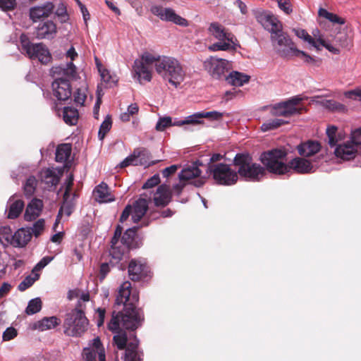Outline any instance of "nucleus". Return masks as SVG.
<instances>
[{"label": "nucleus", "mask_w": 361, "mask_h": 361, "mask_svg": "<svg viewBox=\"0 0 361 361\" xmlns=\"http://www.w3.org/2000/svg\"><path fill=\"white\" fill-rule=\"evenodd\" d=\"M37 184V180L35 178V177L33 176H30L26 180V182L23 187L24 188V193H25V196L30 197L34 194V192L36 190Z\"/></svg>", "instance_id": "obj_44"}, {"label": "nucleus", "mask_w": 361, "mask_h": 361, "mask_svg": "<svg viewBox=\"0 0 361 361\" xmlns=\"http://www.w3.org/2000/svg\"><path fill=\"white\" fill-rule=\"evenodd\" d=\"M144 59L147 63H154L157 73L176 87L183 82L185 73L177 59L166 56H154L147 52Z\"/></svg>", "instance_id": "obj_3"}, {"label": "nucleus", "mask_w": 361, "mask_h": 361, "mask_svg": "<svg viewBox=\"0 0 361 361\" xmlns=\"http://www.w3.org/2000/svg\"><path fill=\"white\" fill-rule=\"evenodd\" d=\"M135 151H139V157H137V166H149L154 164L157 161H151V154L148 149L145 148H136Z\"/></svg>", "instance_id": "obj_36"}, {"label": "nucleus", "mask_w": 361, "mask_h": 361, "mask_svg": "<svg viewBox=\"0 0 361 361\" xmlns=\"http://www.w3.org/2000/svg\"><path fill=\"white\" fill-rule=\"evenodd\" d=\"M54 8L55 6L50 1L40 6L32 7L29 11L30 18L33 22H37L42 18H47L53 13Z\"/></svg>", "instance_id": "obj_15"}, {"label": "nucleus", "mask_w": 361, "mask_h": 361, "mask_svg": "<svg viewBox=\"0 0 361 361\" xmlns=\"http://www.w3.org/2000/svg\"><path fill=\"white\" fill-rule=\"evenodd\" d=\"M85 309L86 305L78 301L75 308L66 314L63 324L66 335L79 337L87 330L89 320L85 314Z\"/></svg>", "instance_id": "obj_5"}, {"label": "nucleus", "mask_w": 361, "mask_h": 361, "mask_svg": "<svg viewBox=\"0 0 361 361\" xmlns=\"http://www.w3.org/2000/svg\"><path fill=\"white\" fill-rule=\"evenodd\" d=\"M114 343L119 350H126L128 346V336L126 332L115 335L113 338Z\"/></svg>", "instance_id": "obj_47"}, {"label": "nucleus", "mask_w": 361, "mask_h": 361, "mask_svg": "<svg viewBox=\"0 0 361 361\" xmlns=\"http://www.w3.org/2000/svg\"><path fill=\"white\" fill-rule=\"evenodd\" d=\"M293 56L302 57L304 59V61L308 64H312V65L319 66V64L321 63V59H314V58L312 57L311 56H310L309 54H307V53H305V51L299 50L298 49L296 50H295V53L293 54Z\"/></svg>", "instance_id": "obj_46"}, {"label": "nucleus", "mask_w": 361, "mask_h": 361, "mask_svg": "<svg viewBox=\"0 0 361 361\" xmlns=\"http://www.w3.org/2000/svg\"><path fill=\"white\" fill-rule=\"evenodd\" d=\"M21 52L30 59H38L42 64H47L51 60V55L43 43H32L25 34L20 37Z\"/></svg>", "instance_id": "obj_8"}, {"label": "nucleus", "mask_w": 361, "mask_h": 361, "mask_svg": "<svg viewBox=\"0 0 361 361\" xmlns=\"http://www.w3.org/2000/svg\"><path fill=\"white\" fill-rule=\"evenodd\" d=\"M288 153L283 148H275L263 152L259 160L265 169L270 173L275 175L287 174V164L284 162Z\"/></svg>", "instance_id": "obj_7"}, {"label": "nucleus", "mask_w": 361, "mask_h": 361, "mask_svg": "<svg viewBox=\"0 0 361 361\" xmlns=\"http://www.w3.org/2000/svg\"><path fill=\"white\" fill-rule=\"evenodd\" d=\"M110 264L108 262L102 263L99 267V277L100 281H103L106 275L110 272Z\"/></svg>", "instance_id": "obj_62"}, {"label": "nucleus", "mask_w": 361, "mask_h": 361, "mask_svg": "<svg viewBox=\"0 0 361 361\" xmlns=\"http://www.w3.org/2000/svg\"><path fill=\"white\" fill-rule=\"evenodd\" d=\"M54 75L61 76L56 78L52 82L53 94L59 101L69 99L72 94L71 86L68 78H75L77 75V69L73 62L67 63L66 66L53 67Z\"/></svg>", "instance_id": "obj_4"}, {"label": "nucleus", "mask_w": 361, "mask_h": 361, "mask_svg": "<svg viewBox=\"0 0 361 361\" xmlns=\"http://www.w3.org/2000/svg\"><path fill=\"white\" fill-rule=\"evenodd\" d=\"M209 33L219 41L232 42L234 35L219 23H212L208 29Z\"/></svg>", "instance_id": "obj_22"}, {"label": "nucleus", "mask_w": 361, "mask_h": 361, "mask_svg": "<svg viewBox=\"0 0 361 361\" xmlns=\"http://www.w3.org/2000/svg\"><path fill=\"white\" fill-rule=\"evenodd\" d=\"M139 228V226H134L127 229L121 237V244L126 245L128 249L135 247V238Z\"/></svg>", "instance_id": "obj_32"}, {"label": "nucleus", "mask_w": 361, "mask_h": 361, "mask_svg": "<svg viewBox=\"0 0 361 361\" xmlns=\"http://www.w3.org/2000/svg\"><path fill=\"white\" fill-rule=\"evenodd\" d=\"M271 114L275 116L288 117L283 104V102L276 104L271 111Z\"/></svg>", "instance_id": "obj_59"}, {"label": "nucleus", "mask_w": 361, "mask_h": 361, "mask_svg": "<svg viewBox=\"0 0 361 361\" xmlns=\"http://www.w3.org/2000/svg\"><path fill=\"white\" fill-rule=\"evenodd\" d=\"M337 128L334 126H330L326 129V135L328 137V143L330 147H334L338 145V139L337 138Z\"/></svg>", "instance_id": "obj_49"}, {"label": "nucleus", "mask_w": 361, "mask_h": 361, "mask_svg": "<svg viewBox=\"0 0 361 361\" xmlns=\"http://www.w3.org/2000/svg\"><path fill=\"white\" fill-rule=\"evenodd\" d=\"M344 95L348 99H357L361 102V87L345 92Z\"/></svg>", "instance_id": "obj_63"}, {"label": "nucleus", "mask_w": 361, "mask_h": 361, "mask_svg": "<svg viewBox=\"0 0 361 361\" xmlns=\"http://www.w3.org/2000/svg\"><path fill=\"white\" fill-rule=\"evenodd\" d=\"M203 67L213 79L225 80L231 65L228 60L210 56L203 62Z\"/></svg>", "instance_id": "obj_10"}, {"label": "nucleus", "mask_w": 361, "mask_h": 361, "mask_svg": "<svg viewBox=\"0 0 361 361\" xmlns=\"http://www.w3.org/2000/svg\"><path fill=\"white\" fill-rule=\"evenodd\" d=\"M57 32V27L52 20L41 23L36 27L35 36L39 39H53Z\"/></svg>", "instance_id": "obj_18"}, {"label": "nucleus", "mask_w": 361, "mask_h": 361, "mask_svg": "<svg viewBox=\"0 0 361 361\" xmlns=\"http://www.w3.org/2000/svg\"><path fill=\"white\" fill-rule=\"evenodd\" d=\"M97 67L99 72L100 73L102 80L106 83V87H111L114 85L116 84L117 79L116 78V76H112L107 69L103 68L102 66L98 63Z\"/></svg>", "instance_id": "obj_38"}, {"label": "nucleus", "mask_w": 361, "mask_h": 361, "mask_svg": "<svg viewBox=\"0 0 361 361\" xmlns=\"http://www.w3.org/2000/svg\"><path fill=\"white\" fill-rule=\"evenodd\" d=\"M24 206V202L21 200H17L13 202L9 207L8 218L14 219L18 217L23 212Z\"/></svg>", "instance_id": "obj_37"}, {"label": "nucleus", "mask_w": 361, "mask_h": 361, "mask_svg": "<svg viewBox=\"0 0 361 361\" xmlns=\"http://www.w3.org/2000/svg\"><path fill=\"white\" fill-rule=\"evenodd\" d=\"M17 4L16 0H0V8L4 11H13Z\"/></svg>", "instance_id": "obj_57"}, {"label": "nucleus", "mask_w": 361, "mask_h": 361, "mask_svg": "<svg viewBox=\"0 0 361 361\" xmlns=\"http://www.w3.org/2000/svg\"><path fill=\"white\" fill-rule=\"evenodd\" d=\"M150 11L152 14L157 16L162 21L172 23L182 27L188 25V20L177 14L171 8L155 5L151 7Z\"/></svg>", "instance_id": "obj_11"}, {"label": "nucleus", "mask_w": 361, "mask_h": 361, "mask_svg": "<svg viewBox=\"0 0 361 361\" xmlns=\"http://www.w3.org/2000/svg\"><path fill=\"white\" fill-rule=\"evenodd\" d=\"M127 250H128V248L123 244H121V242L118 243L111 244V248L109 250V255L111 257V259L114 260V262L111 260L110 264L114 266L115 263L120 262Z\"/></svg>", "instance_id": "obj_31"}, {"label": "nucleus", "mask_w": 361, "mask_h": 361, "mask_svg": "<svg viewBox=\"0 0 361 361\" xmlns=\"http://www.w3.org/2000/svg\"><path fill=\"white\" fill-rule=\"evenodd\" d=\"M147 53H145L140 61H135L134 63V71L135 75L137 76L138 80L140 81L142 79L145 81L149 82L152 80V71L150 67L154 65V63H147L144 59Z\"/></svg>", "instance_id": "obj_16"}, {"label": "nucleus", "mask_w": 361, "mask_h": 361, "mask_svg": "<svg viewBox=\"0 0 361 361\" xmlns=\"http://www.w3.org/2000/svg\"><path fill=\"white\" fill-rule=\"evenodd\" d=\"M41 179L49 187L56 186L59 182L58 176L50 169L41 172Z\"/></svg>", "instance_id": "obj_35"}, {"label": "nucleus", "mask_w": 361, "mask_h": 361, "mask_svg": "<svg viewBox=\"0 0 361 361\" xmlns=\"http://www.w3.org/2000/svg\"><path fill=\"white\" fill-rule=\"evenodd\" d=\"M233 165L237 169L238 176L247 180L259 181L265 176V169L259 164L253 162L249 154L238 153L233 159Z\"/></svg>", "instance_id": "obj_6"}, {"label": "nucleus", "mask_w": 361, "mask_h": 361, "mask_svg": "<svg viewBox=\"0 0 361 361\" xmlns=\"http://www.w3.org/2000/svg\"><path fill=\"white\" fill-rule=\"evenodd\" d=\"M160 183L159 176L158 174H155L151 178H149L142 185V189H149L154 188L157 185Z\"/></svg>", "instance_id": "obj_61"}, {"label": "nucleus", "mask_w": 361, "mask_h": 361, "mask_svg": "<svg viewBox=\"0 0 361 361\" xmlns=\"http://www.w3.org/2000/svg\"><path fill=\"white\" fill-rule=\"evenodd\" d=\"M61 324V319L57 317L52 316L44 317L34 324V329L39 331H46L54 329Z\"/></svg>", "instance_id": "obj_28"}, {"label": "nucleus", "mask_w": 361, "mask_h": 361, "mask_svg": "<svg viewBox=\"0 0 361 361\" xmlns=\"http://www.w3.org/2000/svg\"><path fill=\"white\" fill-rule=\"evenodd\" d=\"M73 97H74V102L75 103L79 104L81 106H83V104L86 100L87 95H86L84 90L78 88L74 92Z\"/></svg>", "instance_id": "obj_60"}, {"label": "nucleus", "mask_w": 361, "mask_h": 361, "mask_svg": "<svg viewBox=\"0 0 361 361\" xmlns=\"http://www.w3.org/2000/svg\"><path fill=\"white\" fill-rule=\"evenodd\" d=\"M43 202L39 199H33L27 206L24 218L25 221H31L37 218L42 210Z\"/></svg>", "instance_id": "obj_23"}, {"label": "nucleus", "mask_w": 361, "mask_h": 361, "mask_svg": "<svg viewBox=\"0 0 361 361\" xmlns=\"http://www.w3.org/2000/svg\"><path fill=\"white\" fill-rule=\"evenodd\" d=\"M4 231L6 234V243L16 247H25L32 238V233L29 229L20 228L13 235L11 234L9 227H4Z\"/></svg>", "instance_id": "obj_13"}, {"label": "nucleus", "mask_w": 361, "mask_h": 361, "mask_svg": "<svg viewBox=\"0 0 361 361\" xmlns=\"http://www.w3.org/2000/svg\"><path fill=\"white\" fill-rule=\"evenodd\" d=\"M130 279L133 281H140L150 278V268L146 262L139 259H132L128 266Z\"/></svg>", "instance_id": "obj_12"}, {"label": "nucleus", "mask_w": 361, "mask_h": 361, "mask_svg": "<svg viewBox=\"0 0 361 361\" xmlns=\"http://www.w3.org/2000/svg\"><path fill=\"white\" fill-rule=\"evenodd\" d=\"M42 309V301L40 298H36L32 299L26 307L25 312L27 314H33L39 312Z\"/></svg>", "instance_id": "obj_48"}, {"label": "nucleus", "mask_w": 361, "mask_h": 361, "mask_svg": "<svg viewBox=\"0 0 361 361\" xmlns=\"http://www.w3.org/2000/svg\"><path fill=\"white\" fill-rule=\"evenodd\" d=\"M207 173L212 177L215 183L220 185H232L238 180V173L226 164H208Z\"/></svg>", "instance_id": "obj_9"}, {"label": "nucleus", "mask_w": 361, "mask_h": 361, "mask_svg": "<svg viewBox=\"0 0 361 361\" xmlns=\"http://www.w3.org/2000/svg\"><path fill=\"white\" fill-rule=\"evenodd\" d=\"M79 114L76 109L66 106L63 110V119L66 124L70 126L76 125L78 121Z\"/></svg>", "instance_id": "obj_34"}, {"label": "nucleus", "mask_w": 361, "mask_h": 361, "mask_svg": "<svg viewBox=\"0 0 361 361\" xmlns=\"http://www.w3.org/2000/svg\"><path fill=\"white\" fill-rule=\"evenodd\" d=\"M322 146L319 142L309 140L297 146L298 154L303 157H310L321 150Z\"/></svg>", "instance_id": "obj_19"}, {"label": "nucleus", "mask_w": 361, "mask_h": 361, "mask_svg": "<svg viewBox=\"0 0 361 361\" xmlns=\"http://www.w3.org/2000/svg\"><path fill=\"white\" fill-rule=\"evenodd\" d=\"M295 35L298 37L300 39H302L304 41L308 42L310 44H311L312 47L317 49V50L319 51L320 47H319L318 44H317V39H314L312 37H311L306 30L303 29H294L293 30Z\"/></svg>", "instance_id": "obj_41"}, {"label": "nucleus", "mask_w": 361, "mask_h": 361, "mask_svg": "<svg viewBox=\"0 0 361 361\" xmlns=\"http://www.w3.org/2000/svg\"><path fill=\"white\" fill-rule=\"evenodd\" d=\"M250 78V77L246 74L238 71H232L227 75L225 81L231 85L240 87L247 83Z\"/></svg>", "instance_id": "obj_29"}, {"label": "nucleus", "mask_w": 361, "mask_h": 361, "mask_svg": "<svg viewBox=\"0 0 361 361\" xmlns=\"http://www.w3.org/2000/svg\"><path fill=\"white\" fill-rule=\"evenodd\" d=\"M356 152V146L352 142L351 143L348 142L338 145L334 152L336 157L345 160L353 159Z\"/></svg>", "instance_id": "obj_25"}, {"label": "nucleus", "mask_w": 361, "mask_h": 361, "mask_svg": "<svg viewBox=\"0 0 361 361\" xmlns=\"http://www.w3.org/2000/svg\"><path fill=\"white\" fill-rule=\"evenodd\" d=\"M148 200L142 196L134 202L132 207V220L134 223H138L145 216L148 209Z\"/></svg>", "instance_id": "obj_24"}, {"label": "nucleus", "mask_w": 361, "mask_h": 361, "mask_svg": "<svg viewBox=\"0 0 361 361\" xmlns=\"http://www.w3.org/2000/svg\"><path fill=\"white\" fill-rule=\"evenodd\" d=\"M171 126H173V123L170 116L161 117L156 124L155 129L157 131H164L166 128Z\"/></svg>", "instance_id": "obj_53"}, {"label": "nucleus", "mask_w": 361, "mask_h": 361, "mask_svg": "<svg viewBox=\"0 0 361 361\" xmlns=\"http://www.w3.org/2000/svg\"><path fill=\"white\" fill-rule=\"evenodd\" d=\"M44 229V220L43 219H40L37 220L34 224L30 230L32 235L33 234L35 237H38L42 234Z\"/></svg>", "instance_id": "obj_56"}, {"label": "nucleus", "mask_w": 361, "mask_h": 361, "mask_svg": "<svg viewBox=\"0 0 361 361\" xmlns=\"http://www.w3.org/2000/svg\"><path fill=\"white\" fill-rule=\"evenodd\" d=\"M287 174L292 171L297 173L304 174L313 171L312 163L305 157H295L287 163Z\"/></svg>", "instance_id": "obj_14"}, {"label": "nucleus", "mask_w": 361, "mask_h": 361, "mask_svg": "<svg viewBox=\"0 0 361 361\" xmlns=\"http://www.w3.org/2000/svg\"><path fill=\"white\" fill-rule=\"evenodd\" d=\"M96 201L99 202H110L114 201L115 198L109 192V186L104 183L97 185L93 191Z\"/></svg>", "instance_id": "obj_27"}, {"label": "nucleus", "mask_w": 361, "mask_h": 361, "mask_svg": "<svg viewBox=\"0 0 361 361\" xmlns=\"http://www.w3.org/2000/svg\"><path fill=\"white\" fill-rule=\"evenodd\" d=\"M103 353L104 355V350L96 351L94 350L85 349V361H100L99 354Z\"/></svg>", "instance_id": "obj_54"}, {"label": "nucleus", "mask_w": 361, "mask_h": 361, "mask_svg": "<svg viewBox=\"0 0 361 361\" xmlns=\"http://www.w3.org/2000/svg\"><path fill=\"white\" fill-rule=\"evenodd\" d=\"M288 123V121H284L283 119L281 118H274L269 120L264 123L262 126L261 129L263 131H268L271 130L276 129L279 127H280L282 125Z\"/></svg>", "instance_id": "obj_43"}, {"label": "nucleus", "mask_w": 361, "mask_h": 361, "mask_svg": "<svg viewBox=\"0 0 361 361\" xmlns=\"http://www.w3.org/2000/svg\"><path fill=\"white\" fill-rule=\"evenodd\" d=\"M317 44H318L319 47L321 45L325 47L327 50H329L330 52L334 54H338L340 53V50L338 48L331 45L321 37L317 39Z\"/></svg>", "instance_id": "obj_58"}, {"label": "nucleus", "mask_w": 361, "mask_h": 361, "mask_svg": "<svg viewBox=\"0 0 361 361\" xmlns=\"http://www.w3.org/2000/svg\"><path fill=\"white\" fill-rule=\"evenodd\" d=\"M209 49L212 51L235 50L234 39L232 42L219 41L209 46Z\"/></svg>", "instance_id": "obj_39"}, {"label": "nucleus", "mask_w": 361, "mask_h": 361, "mask_svg": "<svg viewBox=\"0 0 361 361\" xmlns=\"http://www.w3.org/2000/svg\"><path fill=\"white\" fill-rule=\"evenodd\" d=\"M139 151H133V154L127 157L123 161L119 164V167L123 169L128 166H137V157H139Z\"/></svg>", "instance_id": "obj_50"}, {"label": "nucleus", "mask_w": 361, "mask_h": 361, "mask_svg": "<svg viewBox=\"0 0 361 361\" xmlns=\"http://www.w3.org/2000/svg\"><path fill=\"white\" fill-rule=\"evenodd\" d=\"M172 195L169 186L163 184L158 187L154 197V202L157 207H165L171 200Z\"/></svg>", "instance_id": "obj_20"}, {"label": "nucleus", "mask_w": 361, "mask_h": 361, "mask_svg": "<svg viewBox=\"0 0 361 361\" xmlns=\"http://www.w3.org/2000/svg\"><path fill=\"white\" fill-rule=\"evenodd\" d=\"M63 204L61 206L56 216L55 226L57 225L58 221L61 219L63 213L69 216L73 211L74 204L71 201H68V198H66V200L63 198Z\"/></svg>", "instance_id": "obj_40"}, {"label": "nucleus", "mask_w": 361, "mask_h": 361, "mask_svg": "<svg viewBox=\"0 0 361 361\" xmlns=\"http://www.w3.org/2000/svg\"><path fill=\"white\" fill-rule=\"evenodd\" d=\"M201 171L198 167L197 163H193L192 165L185 167L179 173L178 176L180 180H189L200 176Z\"/></svg>", "instance_id": "obj_30"}, {"label": "nucleus", "mask_w": 361, "mask_h": 361, "mask_svg": "<svg viewBox=\"0 0 361 361\" xmlns=\"http://www.w3.org/2000/svg\"><path fill=\"white\" fill-rule=\"evenodd\" d=\"M304 99V97H301L300 95H297L283 102L288 117L307 112V108L302 105H300L301 102Z\"/></svg>", "instance_id": "obj_17"}, {"label": "nucleus", "mask_w": 361, "mask_h": 361, "mask_svg": "<svg viewBox=\"0 0 361 361\" xmlns=\"http://www.w3.org/2000/svg\"><path fill=\"white\" fill-rule=\"evenodd\" d=\"M139 341L135 336L134 340L129 342L125 351V361H142V352L138 351Z\"/></svg>", "instance_id": "obj_26"}, {"label": "nucleus", "mask_w": 361, "mask_h": 361, "mask_svg": "<svg viewBox=\"0 0 361 361\" xmlns=\"http://www.w3.org/2000/svg\"><path fill=\"white\" fill-rule=\"evenodd\" d=\"M61 23H66L68 20V15L67 13L66 6L63 3L59 4L56 11L55 12Z\"/></svg>", "instance_id": "obj_55"}, {"label": "nucleus", "mask_w": 361, "mask_h": 361, "mask_svg": "<svg viewBox=\"0 0 361 361\" xmlns=\"http://www.w3.org/2000/svg\"><path fill=\"white\" fill-rule=\"evenodd\" d=\"M324 106L331 111H343L345 109V105L333 99L326 100L324 102Z\"/></svg>", "instance_id": "obj_52"}, {"label": "nucleus", "mask_w": 361, "mask_h": 361, "mask_svg": "<svg viewBox=\"0 0 361 361\" xmlns=\"http://www.w3.org/2000/svg\"><path fill=\"white\" fill-rule=\"evenodd\" d=\"M72 152L71 144L63 143L59 145L56 150V161L63 163L70 158Z\"/></svg>", "instance_id": "obj_33"}, {"label": "nucleus", "mask_w": 361, "mask_h": 361, "mask_svg": "<svg viewBox=\"0 0 361 361\" xmlns=\"http://www.w3.org/2000/svg\"><path fill=\"white\" fill-rule=\"evenodd\" d=\"M351 141L356 147L361 145V128L352 133Z\"/></svg>", "instance_id": "obj_64"}, {"label": "nucleus", "mask_w": 361, "mask_h": 361, "mask_svg": "<svg viewBox=\"0 0 361 361\" xmlns=\"http://www.w3.org/2000/svg\"><path fill=\"white\" fill-rule=\"evenodd\" d=\"M39 274H36L34 277H32L30 276H26L24 280L20 282L18 285V290L20 291H24L30 286H32V284L35 283V281H37L39 279Z\"/></svg>", "instance_id": "obj_51"}, {"label": "nucleus", "mask_w": 361, "mask_h": 361, "mask_svg": "<svg viewBox=\"0 0 361 361\" xmlns=\"http://www.w3.org/2000/svg\"><path fill=\"white\" fill-rule=\"evenodd\" d=\"M139 292L133 288L131 283L124 281L118 288L115 300V305H123L122 311L118 313L112 312V317L108 323V329L111 331H116L120 328V324L128 330L135 331L139 328L144 319L143 311L137 307L139 303Z\"/></svg>", "instance_id": "obj_1"}, {"label": "nucleus", "mask_w": 361, "mask_h": 361, "mask_svg": "<svg viewBox=\"0 0 361 361\" xmlns=\"http://www.w3.org/2000/svg\"><path fill=\"white\" fill-rule=\"evenodd\" d=\"M333 42L336 46L347 48L350 45V39L345 32L338 31L333 38Z\"/></svg>", "instance_id": "obj_42"}, {"label": "nucleus", "mask_w": 361, "mask_h": 361, "mask_svg": "<svg viewBox=\"0 0 361 361\" xmlns=\"http://www.w3.org/2000/svg\"><path fill=\"white\" fill-rule=\"evenodd\" d=\"M112 126V121L110 116H106L104 121L102 123L99 132L98 137L99 140H102L108 132L111 130Z\"/></svg>", "instance_id": "obj_45"}, {"label": "nucleus", "mask_w": 361, "mask_h": 361, "mask_svg": "<svg viewBox=\"0 0 361 361\" xmlns=\"http://www.w3.org/2000/svg\"><path fill=\"white\" fill-rule=\"evenodd\" d=\"M224 113L216 111L197 112L188 116L185 123H196L197 124L204 123L202 118H207L210 121H220L223 118Z\"/></svg>", "instance_id": "obj_21"}, {"label": "nucleus", "mask_w": 361, "mask_h": 361, "mask_svg": "<svg viewBox=\"0 0 361 361\" xmlns=\"http://www.w3.org/2000/svg\"><path fill=\"white\" fill-rule=\"evenodd\" d=\"M256 19L271 33V40L276 52L282 58L288 59L292 56L297 47L290 36L283 31L282 23L266 11L257 12Z\"/></svg>", "instance_id": "obj_2"}]
</instances>
